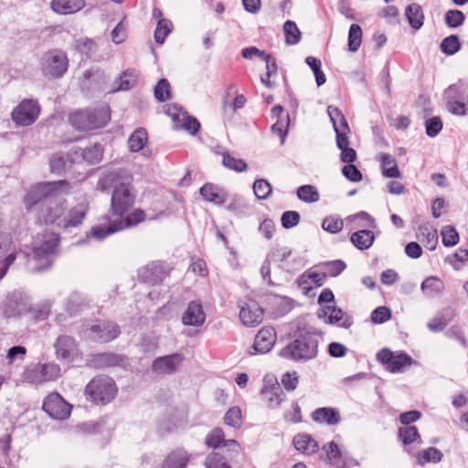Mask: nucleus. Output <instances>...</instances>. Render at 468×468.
Returning <instances> with one entry per match:
<instances>
[{
  "label": "nucleus",
  "mask_w": 468,
  "mask_h": 468,
  "mask_svg": "<svg viewBox=\"0 0 468 468\" xmlns=\"http://www.w3.org/2000/svg\"><path fill=\"white\" fill-rule=\"evenodd\" d=\"M68 187L69 184L64 180L38 183L28 190L24 198L25 206L27 209L36 207L39 223L61 228L66 200L58 191H65Z\"/></svg>",
  "instance_id": "1"
},
{
  "label": "nucleus",
  "mask_w": 468,
  "mask_h": 468,
  "mask_svg": "<svg viewBox=\"0 0 468 468\" xmlns=\"http://www.w3.org/2000/svg\"><path fill=\"white\" fill-rule=\"evenodd\" d=\"M111 188V210L113 215L123 217L133 207L137 196L133 176L123 170L102 174L98 180L97 189L104 192Z\"/></svg>",
  "instance_id": "2"
},
{
  "label": "nucleus",
  "mask_w": 468,
  "mask_h": 468,
  "mask_svg": "<svg viewBox=\"0 0 468 468\" xmlns=\"http://www.w3.org/2000/svg\"><path fill=\"white\" fill-rule=\"evenodd\" d=\"M59 240V235L55 232L37 234L32 241L31 250L26 252L28 271L39 272L49 269L58 254Z\"/></svg>",
  "instance_id": "3"
},
{
  "label": "nucleus",
  "mask_w": 468,
  "mask_h": 468,
  "mask_svg": "<svg viewBox=\"0 0 468 468\" xmlns=\"http://www.w3.org/2000/svg\"><path fill=\"white\" fill-rule=\"evenodd\" d=\"M319 340V335L313 331H298L296 338L280 351V356L296 362L309 361L318 355Z\"/></svg>",
  "instance_id": "4"
},
{
  "label": "nucleus",
  "mask_w": 468,
  "mask_h": 468,
  "mask_svg": "<svg viewBox=\"0 0 468 468\" xmlns=\"http://www.w3.org/2000/svg\"><path fill=\"white\" fill-rule=\"evenodd\" d=\"M147 218L143 209L137 208L129 213L126 218L119 217L115 220H107L92 227L90 236L98 240L105 239L107 236L118 232L120 230L133 227L144 221ZM156 217H149L148 219H155Z\"/></svg>",
  "instance_id": "5"
},
{
  "label": "nucleus",
  "mask_w": 468,
  "mask_h": 468,
  "mask_svg": "<svg viewBox=\"0 0 468 468\" xmlns=\"http://www.w3.org/2000/svg\"><path fill=\"white\" fill-rule=\"evenodd\" d=\"M110 110L103 106L97 110H80L71 113L69 122L80 131H90L104 127L110 121Z\"/></svg>",
  "instance_id": "6"
},
{
  "label": "nucleus",
  "mask_w": 468,
  "mask_h": 468,
  "mask_svg": "<svg viewBox=\"0 0 468 468\" xmlns=\"http://www.w3.org/2000/svg\"><path fill=\"white\" fill-rule=\"evenodd\" d=\"M117 393V388L112 378L97 377L92 378L85 388L87 399L96 404H107Z\"/></svg>",
  "instance_id": "7"
},
{
  "label": "nucleus",
  "mask_w": 468,
  "mask_h": 468,
  "mask_svg": "<svg viewBox=\"0 0 468 468\" xmlns=\"http://www.w3.org/2000/svg\"><path fill=\"white\" fill-rule=\"evenodd\" d=\"M68 67V57L65 52L59 49L47 51L40 59L41 71L49 78H61L67 71Z\"/></svg>",
  "instance_id": "8"
},
{
  "label": "nucleus",
  "mask_w": 468,
  "mask_h": 468,
  "mask_svg": "<svg viewBox=\"0 0 468 468\" xmlns=\"http://www.w3.org/2000/svg\"><path fill=\"white\" fill-rule=\"evenodd\" d=\"M85 338L98 341L101 343L110 342L121 333L118 324L112 321L101 320L97 321L96 324L87 326L82 330Z\"/></svg>",
  "instance_id": "9"
},
{
  "label": "nucleus",
  "mask_w": 468,
  "mask_h": 468,
  "mask_svg": "<svg viewBox=\"0 0 468 468\" xmlns=\"http://www.w3.org/2000/svg\"><path fill=\"white\" fill-rule=\"evenodd\" d=\"M60 367L54 363H37L27 367L24 372V379L32 384L53 381L60 376Z\"/></svg>",
  "instance_id": "10"
},
{
  "label": "nucleus",
  "mask_w": 468,
  "mask_h": 468,
  "mask_svg": "<svg viewBox=\"0 0 468 468\" xmlns=\"http://www.w3.org/2000/svg\"><path fill=\"white\" fill-rule=\"evenodd\" d=\"M40 106L32 99L23 100L12 112L13 122L16 125L28 126L33 124L38 118Z\"/></svg>",
  "instance_id": "11"
},
{
  "label": "nucleus",
  "mask_w": 468,
  "mask_h": 468,
  "mask_svg": "<svg viewBox=\"0 0 468 468\" xmlns=\"http://www.w3.org/2000/svg\"><path fill=\"white\" fill-rule=\"evenodd\" d=\"M377 359L391 373L400 372L412 364L413 359L405 352L395 353L388 348H382L377 353Z\"/></svg>",
  "instance_id": "12"
},
{
  "label": "nucleus",
  "mask_w": 468,
  "mask_h": 468,
  "mask_svg": "<svg viewBox=\"0 0 468 468\" xmlns=\"http://www.w3.org/2000/svg\"><path fill=\"white\" fill-rule=\"evenodd\" d=\"M42 408L55 420H65L69 417L71 412V405L56 392L45 398Z\"/></svg>",
  "instance_id": "13"
},
{
  "label": "nucleus",
  "mask_w": 468,
  "mask_h": 468,
  "mask_svg": "<svg viewBox=\"0 0 468 468\" xmlns=\"http://www.w3.org/2000/svg\"><path fill=\"white\" fill-rule=\"evenodd\" d=\"M276 342V331L271 326L262 327L256 335L253 346L249 354H266L271 350Z\"/></svg>",
  "instance_id": "14"
},
{
  "label": "nucleus",
  "mask_w": 468,
  "mask_h": 468,
  "mask_svg": "<svg viewBox=\"0 0 468 468\" xmlns=\"http://www.w3.org/2000/svg\"><path fill=\"white\" fill-rule=\"evenodd\" d=\"M54 347L58 360L72 362L80 355L76 340L69 335L58 336Z\"/></svg>",
  "instance_id": "15"
},
{
  "label": "nucleus",
  "mask_w": 468,
  "mask_h": 468,
  "mask_svg": "<svg viewBox=\"0 0 468 468\" xmlns=\"http://www.w3.org/2000/svg\"><path fill=\"white\" fill-rule=\"evenodd\" d=\"M89 211V203L81 201L69 210L65 207V214L63 215L60 229L77 228L82 224L86 215Z\"/></svg>",
  "instance_id": "16"
},
{
  "label": "nucleus",
  "mask_w": 468,
  "mask_h": 468,
  "mask_svg": "<svg viewBox=\"0 0 468 468\" xmlns=\"http://www.w3.org/2000/svg\"><path fill=\"white\" fill-rule=\"evenodd\" d=\"M239 318L248 327H254L263 320V310L254 300H249L240 306Z\"/></svg>",
  "instance_id": "17"
},
{
  "label": "nucleus",
  "mask_w": 468,
  "mask_h": 468,
  "mask_svg": "<svg viewBox=\"0 0 468 468\" xmlns=\"http://www.w3.org/2000/svg\"><path fill=\"white\" fill-rule=\"evenodd\" d=\"M206 444L213 449L221 447L228 448L230 452L235 454L239 452V444L235 440H225V433L220 428L214 429L206 438Z\"/></svg>",
  "instance_id": "18"
},
{
  "label": "nucleus",
  "mask_w": 468,
  "mask_h": 468,
  "mask_svg": "<svg viewBox=\"0 0 468 468\" xmlns=\"http://www.w3.org/2000/svg\"><path fill=\"white\" fill-rule=\"evenodd\" d=\"M28 306L27 297H24L21 293L14 292L6 298L4 313L6 317L20 316L27 314Z\"/></svg>",
  "instance_id": "19"
},
{
  "label": "nucleus",
  "mask_w": 468,
  "mask_h": 468,
  "mask_svg": "<svg viewBox=\"0 0 468 468\" xmlns=\"http://www.w3.org/2000/svg\"><path fill=\"white\" fill-rule=\"evenodd\" d=\"M319 317H326V322L329 324H336L341 322L339 324L343 328H349L353 324L354 321L351 315L344 313L342 309L335 306H326L320 310Z\"/></svg>",
  "instance_id": "20"
},
{
  "label": "nucleus",
  "mask_w": 468,
  "mask_h": 468,
  "mask_svg": "<svg viewBox=\"0 0 468 468\" xmlns=\"http://www.w3.org/2000/svg\"><path fill=\"white\" fill-rule=\"evenodd\" d=\"M206 320V314L200 303L192 301L182 315V323L188 326H201Z\"/></svg>",
  "instance_id": "21"
},
{
  "label": "nucleus",
  "mask_w": 468,
  "mask_h": 468,
  "mask_svg": "<svg viewBox=\"0 0 468 468\" xmlns=\"http://www.w3.org/2000/svg\"><path fill=\"white\" fill-rule=\"evenodd\" d=\"M183 359V356L178 353L158 357L153 363V370L158 374H172Z\"/></svg>",
  "instance_id": "22"
},
{
  "label": "nucleus",
  "mask_w": 468,
  "mask_h": 468,
  "mask_svg": "<svg viewBox=\"0 0 468 468\" xmlns=\"http://www.w3.org/2000/svg\"><path fill=\"white\" fill-rule=\"evenodd\" d=\"M175 122L176 129H183L191 135H195L199 128V122L192 116L187 115L186 112L179 111L176 113H169Z\"/></svg>",
  "instance_id": "23"
},
{
  "label": "nucleus",
  "mask_w": 468,
  "mask_h": 468,
  "mask_svg": "<svg viewBox=\"0 0 468 468\" xmlns=\"http://www.w3.org/2000/svg\"><path fill=\"white\" fill-rule=\"evenodd\" d=\"M261 397L270 408H277L284 399V392L280 384L275 381L270 387L265 385L261 388Z\"/></svg>",
  "instance_id": "24"
},
{
  "label": "nucleus",
  "mask_w": 468,
  "mask_h": 468,
  "mask_svg": "<svg viewBox=\"0 0 468 468\" xmlns=\"http://www.w3.org/2000/svg\"><path fill=\"white\" fill-rule=\"evenodd\" d=\"M199 192L204 199L215 205H222L228 198V194L223 188L211 183L205 184Z\"/></svg>",
  "instance_id": "25"
},
{
  "label": "nucleus",
  "mask_w": 468,
  "mask_h": 468,
  "mask_svg": "<svg viewBox=\"0 0 468 468\" xmlns=\"http://www.w3.org/2000/svg\"><path fill=\"white\" fill-rule=\"evenodd\" d=\"M312 418L315 422L328 425H336L341 420L338 410L334 408H319L313 412Z\"/></svg>",
  "instance_id": "26"
},
{
  "label": "nucleus",
  "mask_w": 468,
  "mask_h": 468,
  "mask_svg": "<svg viewBox=\"0 0 468 468\" xmlns=\"http://www.w3.org/2000/svg\"><path fill=\"white\" fill-rule=\"evenodd\" d=\"M418 239L428 250H434L438 244L437 230L428 223L422 224L418 229Z\"/></svg>",
  "instance_id": "27"
},
{
  "label": "nucleus",
  "mask_w": 468,
  "mask_h": 468,
  "mask_svg": "<svg viewBox=\"0 0 468 468\" xmlns=\"http://www.w3.org/2000/svg\"><path fill=\"white\" fill-rule=\"evenodd\" d=\"M292 443L294 448L304 454L311 455L318 451V443L309 435L305 433L294 436Z\"/></svg>",
  "instance_id": "28"
},
{
  "label": "nucleus",
  "mask_w": 468,
  "mask_h": 468,
  "mask_svg": "<svg viewBox=\"0 0 468 468\" xmlns=\"http://www.w3.org/2000/svg\"><path fill=\"white\" fill-rule=\"evenodd\" d=\"M188 462L187 452L184 449H176L166 456L162 468H186Z\"/></svg>",
  "instance_id": "29"
},
{
  "label": "nucleus",
  "mask_w": 468,
  "mask_h": 468,
  "mask_svg": "<svg viewBox=\"0 0 468 468\" xmlns=\"http://www.w3.org/2000/svg\"><path fill=\"white\" fill-rule=\"evenodd\" d=\"M84 5L83 0H53L51 8L54 12L60 15L73 14Z\"/></svg>",
  "instance_id": "30"
},
{
  "label": "nucleus",
  "mask_w": 468,
  "mask_h": 468,
  "mask_svg": "<svg viewBox=\"0 0 468 468\" xmlns=\"http://www.w3.org/2000/svg\"><path fill=\"white\" fill-rule=\"evenodd\" d=\"M378 158L380 161L382 175L385 177L399 178L401 176V173L398 168L396 159L393 155L389 154H380Z\"/></svg>",
  "instance_id": "31"
},
{
  "label": "nucleus",
  "mask_w": 468,
  "mask_h": 468,
  "mask_svg": "<svg viewBox=\"0 0 468 468\" xmlns=\"http://www.w3.org/2000/svg\"><path fill=\"white\" fill-rule=\"evenodd\" d=\"M350 240L352 244L358 250H364L369 249L374 241L375 235L369 229H361L351 235Z\"/></svg>",
  "instance_id": "32"
},
{
  "label": "nucleus",
  "mask_w": 468,
  "mask_h": 468,
  "mask_svg": "<svg viewBox=\"0 0 468 468\" xmlns=\"http://www.w3.org/2000/svg\"><path fill=\"white\" fill-rule=\"evenodd\" d=\"M405 16L413 29L418 30L423 26L424 14L422 7L419 4L413 3L409 5L405 9Z\"/></svg>",
  "instance_id": "33"
},
{
  "label": "nucleus",
  "mask_w": 468,
  "mask_h": 468,
  "mask_svg": "<svg viewBox=\"0 0 468 468\" xmlns=\"http://www.w3.org/2000/svg\"><path fill=\"white\" fill-rule=\"evenodd\" d=\"M138 80V72L135 69H128L124 70L115 80L116 88L113 91L128 90L135 86Z\"/></svg>",
  "instance_id": "34"
},
{
  "label": "nucleus",
  "mask_w": 468,
  "mask_h": 468,
  "mask_svg": "<svg viewBox=\"0 0 468 468\" xmlns=\"http://www.w3.org/2000/svg\"><path fill=\"white\" fill-rule=\"evenodd\" d=\"M443 290V282L435 276L425 279L421 283V291L428 297H434Z\"/></svg>",
  "instance_id": "35"
},
{
  "label": "nucleus",
  "mask_w": 468,
  "mask_h": 468,
  "mask_svg": "<svg viewBox=\"0 0 468 468\" xmlns=\"http://www.w3.org/2000/svg\"><path fill=\"white\" fill-rule=\"evenodd\" d=\"M442 457L443 454L439 449L429 447L418 452L417 463L420 465H425L428 463H437L441 461Z\"/></svg>",
  "instance_id": "36"
},
{
  "label": "nucleus",
  "mask_w": 468,
  "mask_h": 468,
  "mask_svg": "<svg viewBox=\"0 0 468 468\" xmlns=\"http://www.w3.org/2000/svg\"><path fill=\"white\" fill-rule=\"evenodd\" d=\"M147 142V133L144 128L136 129L128 139L129 149L132 152H138L143 149Z\"/></svg>",
  "instance_id": "37"
},
{
  "label": "nucleus",
  "mask_w": 468,
  "mask_h": 468,
  "mask_svg": "<svg viewBox=\"0 0 468 468\" xmlns=\"http://www.w3.org/2000/svg\"><path fill=\"white\" fill-rule=\"evenodd\" d=\"M223 420L225 425L235 430L239 429L242 425V413L240 408L238 406L229 408L225 413Z\"/></svg>",
  "instance_id": "38"
},
{
  "label": "nucleus",
  "mask_w": 468,
  "mask_h": 468,
  "mask_svg": "<svg viewBox=\"0 0 468 468\" xmlns=\"http://www.w3.org/2000/svg\"><path fill=\"white\" fill-rule=\"evenodd\" d=\"M399 437L403 444H410L417 442L421 443L420 436L415 426H404L399 429Z\"/></svg>",
  "instance_id": "39"
},
{
  "label": "nucleus",
  "mask_w": 468,
  "mask_h": 468,
  "mask_svg": "<svg viewBox=\"0 0 468 468\" xmlns=\"http://www.w3.org/2000/svg\"><path fill=\"white\" fill-rule=\"evenodd\" d=\"M297 197L305 203H314L320 198L318 190L314 186L303 185L297 189Z\"/></svg>",
  "instance_id": "40"
},
{
  "label": "nucleus",
  "mask_w": 468,
  "mask_h": 468,
  "mask_svg": "<svg viewBox=\"0 0 468 468\" xmlns=\"http://www.w3.org/2000/svg\"><path fill=\"white\" fill-rule=\"evenodd\" d=\"M327 113L330 117L331 122H333L335 131V127H339L342 132L349 131L347 122L338 108L330 105L327 107Z\"/></svg>",
  "instance_id": "41"
},
{
  "label": "nucleus",
  "mask_w": 468,
  "mask_h": 468,
  "mask_svg": "<svg viewBox=\"0 0 468 468\" xmlns=\"http://www.w3.org/2000/svg\"><path fill=\"white\" fill-rule=\"evenodd\" d=\"M283 31L288 45H296L300 42L301 31L293 21L287 20L283 25Z\"/></svg>",
  "instance_id": "42"
},
{
  "label": "nucleus",
  "mask_w": 468,
  "mask_h": 468,
  "mask_svg": "<svg viewBox=\"0 0 468 468\" xmlns=\"http://www.w3.org/2000/svg\"><path fill=\"white\" fill-rule=\"evenodd\" d=\"M80 156L89 164H97L102 158V149L100 144L84 148L80 151Z\"/></svg>",
  "instance_id": "43"
},
{
  "label": "nucleus",
  "mask_w": 468,
  "mask_h": 468,
  "mask_svg": "<svg viewBox=\"0 0 468 468\" xmlns=\"http://www.w3.org/2000/svg\"><path fill=\"white\" fill-rule=\"evenodd\" d=\"M362 40V29L357 24H352L348 33V48L352 52L358 50Z\"/></svg>",
  "instance_id": "44"
},
{
  "label": "nucleus",
  "mask_w": 468,
  "mask_h": 468,
  "mask_svg": "<svg viewBox=\"0 0 468 468\" xmlns=\"http://www.w3.org/2000/svg\"><path fill=\"white\" fill-rule=\"evenodd\" d=\"M440 48L442 53L448 56L454 55L461 48V43L458 36L451 35L445 37L441 41Z\"/></svg>",
  "instance_id": "45"
},
{
  "label": "nucleus",
  "mask_w": 468,
  "mask_h": 468,
  "mask_svg": "<svg viewBox=\"0 0 468 468\" xmlns=\"http://www.w3.org/2000/svg\"><path fill=\"white\" fill-rule=\"evenodd\" d=\"M222 164L225 167L236 172H244L248 168V165L243 159L236 158L228 153L223 154Z\"/></svg>",
  "instance_id": "46"
},
{
  "label": "nucleus",
  "mask_w": 468,
  "mask_h": 468,
  "mask_svg": "<svg viewBox=\"0 0 468 468\" xmlns=\"http://www.w3.org/2000/svg\"><path fill=\"white\" fill-rule=\"evenodd\" d=\"M173 25L168 19H161L157 22L156 28L154 30V39L158 44H163L165 37L170 34Z\"/></svg>",
  "instance_id": "47"
},
{
  "label": "nucleus",
  "mask_w": 468,
  "mask_h": 468,
  "mask_svg": "<svg viewBox=\"0 0 468 468\" xmlns=\"http://www.w3.org/2000/svg\"><path fill=\"white\" fill-rule=\"evenodd\" d=\"M465 20L463 12L457 9H451L445 13L444 21L447 27L457 28L461 27Z\"/></svg>",
  "instance_id": "48"
},
{
  "label": "nucleus",
  "mask_w": 468,
  "mask_h": 468,
  "mask_svg": "<svg viewBox=\"0 0 468 468\" xmlns=\"http://www.w3.org/2000/svg\"><path fill=\"white\" fill-rule=\"evenodd\" d=\"M121 362V357L112 353H100L94 356V363L97 367H112Z\"/></svg>",
  "instance_id": "49"
},
{
  "label": "nucleus",
  "mask_w": 468,
  "mask_h": 468,
  "mask_svg": "<svg viewBox=\"0 0 468 468\" xmlns=\"http://www.w3.org/2000/svg\"><path fill=\"white\" fill-rule=\"evenodd\" d=\"M442 243L445 247H453L459 241V234L454 227L445 226L441 230Z\"/></svg>",
  "instance_id": "50"
},
{
  "label": "nucleus",
  "mask_w": 468,
  "mask_h": 468,
  "mask_svg": "<svg viewBox=\"0 0 468 468\" xmlns=\"http://www.w3.org/2000/svg\"><path fill=\"white\" fill-rule=\"evenodd\" d=\"M253 191L258 199H267L271 194V186L265 179H257L253 183Z\"/></svg>",
  "instance_id": "51"
},
{
  "label": "nucleus",
  "mask_w": 468,
  "mask_h": 468,
  "mask_svg": "<svg viewBox=\"0 0 468 468\" xmlns=\"http://www.w3.org/2000/svg\"><path fill=\"white\" fill-rule=\"evenodd\" d=\"M154 97L158 101H165L171 97V87L167 80H160L154 90Z\"/></svg>",
  "instance_id": "52"
},
{
  "label": "nucleus",
  "mask_w": 468,
  "mask_h": 468,
  "mask_svg": "<svg viewBox=\"0 0 468 468\" xmlns=\"http://www.w3.org/2000/svg\"><path fill=\"white\" fill-rule=\"evenodd\" d=\"M205 466L206 468H231L226 458L217 452H213L207 456Z\"/></svg>",
  "instance_id": "53"
},
{
  "label": "nucleus",
  "mask_w": 468,
  "mask_h": 468,
  "mask_svg": "<svg viewBox=\"0 0 468 468\" xmlns=\"http://www.w3.org/2000/svg\"><path fill=\"white\" fill-rule=\"evenodd\" d=\"M343 227V220L334 216L326 217L322 223L323 229L333 234L341 231Z\"/></svg>",
  "instance_id": "54"
},
{
  "label": "nucleus",
  "mask_w": 468,
  "mask_h": 468,
  "mask_svg": "<svg viewBox=\"0 0 468 468\" xmlns=\"http://www.w3.org/2000/svg\"><path fill=\"white\" fill-rule=\"evenodd\" d=\"M49 312V304L45 303L43 305H37L35 307L28 306L27 314H30L31 318L37 321H42L48 318Z\"/></svg>",
  "instance_id": "55"
},
{
  "label": "nucleus",
  "mask_w": 468,
  "mask_h": 468,
  "mask_svg": "<svg viewBox=\"0 0 468 468\" xmlns=\"http://www.w3.org/2000/svg\"><path fill=\"white\" fill-rule=\"evenodd\" d=\"M426 133L430 137H435L442 129V122L440 117H431L425 122Z\"/></svg>",
  "instance_id": "56"
},
{
  "label": "nucleus",
  "mask_w": 468,
  "mask_h": 468,
  "mask_svg": "<svg viewBox=\"0 0 468 468\" xmlns=\"http://www.w3.org/2000/svg\"><path fill=\"white\" fill-rule=\"evenodd\" d=\"M391 317L390 310L386 306H378L371 313V321L374 324H383Z\"/></svg>",
  "instance_id": "57"
},
{
  "label": "nucleus",
  "mask_w": 468,
  "mask_h": 468,
  "mask_svg": "<svg viewBox=\"0 0 468 468\" xmlns=\"http://www.w3.org/2000/svg\"><path fill=\"white\" fill-rule=\"evenodd\" d=\"M289 123V115L287 114L284 120H277L271 126V132L281 138V143L283 144L287 134V126Z\"/></svg>",
  "instance_id": "58"
},
{
  "label": "nucleus",
  "mask_w": 468,
  "mask_h": 468,
  "mask_svg": "<svg viewBox=\"0 0 468 468\" xmlns=\"http://www.w3.org/2000/svg\"><path fill=\"white\" fill-rule=\"evenodd\" d=\"M282 225L284 229L295 227L300 221V215L296 211H285L282 215Z\"/></svg>",
  "instance_id": "59"
},
{
  "label": "nucleus",
  "mask_w": 468,
  "mask_h": 468,
  "mask_svg": "<svg viewBox=\"0 0 468 468\" xmlns=\"http://www.w3.org/2000/svg\"><path fill=\"white\" fill-rule=\"evenodd\" d=\"M343 175L352 182H359L362 180V174L357 167L352 164H348L342 168Z\"/></svg>",
  "instance_id": "60"
},
{
  "label": "nucleus",
  "mask_w": 468,
  "mask_h": 468,
  "mask_svg": "<svg viewBox=\"0 0 468 468\" xmlns=\"http://www.w3.org/2000/svg\"><path fill=\"white\" fill-rule=\"evenodd\" d=\"M299 383V377L296 372H287L282 378V384L288 391H292L296 388Z\"/></svg>",
  "instance_id": "61"
},
{
  "label": "nucleus",
  "mask_w": 468,
  "mask_h": 468,
  "mask_svg": "<svg viewBox=\"0 0 468 468\" xmlns=\"http://www.w3.org/2000/svg\"><path fill=\"white\" fill-rule=\"evenodd\" d=\"M448 324V320L442 314H437L427 324L431 332H441Z\"/></svg>",
  "instance_id": "62"
},
{
  "label": "nucleus",
  "mask_w": 468,
  "mask_h": 468,
  "mask_svg": "<svg viewBox=\"0 0 468 468\" xmlns=\"http://www.w3.org/2000/svg\"><path fill=\"white\" fill-rule=\"evenodd\" d=\"M27 354V349L21 346H16L8 349L6 359L9 364L14 363L16 360H23Z\"/></svg>",
  "instance_id": "63"
},
{
  "label": "nucleus",
  "mask_w": 468,
  "mask_h": 468,
  "mask_svg": "<svg viewBox=\"0 0 468 468\" xmlns=\"http://www.w3.org/2000/svg\"><path fill=\"white\" fill-rule=\"evenodd\" d=\"M324 267L325 274L335 277L346 269V263L342 261H334L326 263Z\"/></svg>",
  "instance_id": "64"
}]
</instances>
